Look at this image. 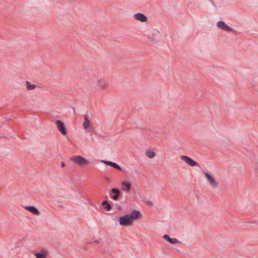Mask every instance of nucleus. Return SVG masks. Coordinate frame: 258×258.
I'll list each match as a JSON object with an SVG mask.
<instances>
[{
  "instance_id": "nucleus-8",
  "label": "nucleus",
  "mask_w": 258,
  "mask_h": 258,
  "mask_svg": "<svg viewBox=\"0 0 258 258\" xmlns=\"http://www.w3.org/2000/svg\"><path fill=\"white\" fill-rule=\"evenodd\" d=\"M55 124L58 130L60 131L62 135H66L67 132L63 123L60 120H57L55 121Z\"/></svg>"
},
{
  "instance_id": "nucleus-16",
  "label": "nucleus",
  "mask_w": 258,
  "mask_h": 258,
  "mask_svg": "<svg viewBox=\"0 0 258 258\" xmlns=\"http://www.w3.org/2000/svg\"><path fill=\"white\" fill-rule=\"evenodd\" d=\"M146 155L149 158H153L154 157L155 154L153 151L147 150L146 152Z\"/></svg>"
},
{
  "instance_id": "nucleus-19",
  "label": "nucleus",
  "mask_w": 258,
  "mask_h": 258,
  "mask_svg": "<svg viewBox=\"0 0 258 258\" xmlns=\"http://www.w3.org/2000/svg\"><path fill=\"white\" fill-rule=\"evenodd\" d=\"M112 167L118 170H122L121 168L118 165H117L116 163L114 162L113 163Z\"/></svg>"
},
{
  "instance_id": "nucleus-12",
  "label": "nucleus",
  "mask_w": 258,
  "mask_h": 258,
  "mask_svg": "<svg viewBox=\"0 0 258 258\" xmlns=\"http://www.w3.org/2000/svg\"><path fill=\"white\" fill-rule=\"evenodd\" d=\"M25 209L36 215L40 214L39 211L34 206H26Z\"/></svg>"
},
{
  "instance_id": "nucleus-21",
  "label": "nucleus",
  "mask_w": 258,
  "mask_h": 258,
  "mask_svg": "<svg viewBox=\"0 0 258 258\" xmlns=\"http://www.w3.org/2000/svg\"><path fill=\"white\" fill-rule=\"evenodd\" d=\"M147 204H148L149 205H150V206H152L153 205V203L151 202V201H145Z\"/></svg>"
},
{
  "instance_id": "nucleus-3",
  "label": "nucleus",
  "mask_w": 258,
  "mask_h": 258,
  "mask_svg": "<svg viewBox=\"0 0 258 258\" xmlns=\"http://www.w3.org/2000/svg\"><path fill=\"white\" fill-rule=\"evenodd\" d=\"M71 160L80 166L87 165L89 162L84 157L81 156H75L71 158Z\"/></svg>"
},
{
  "instance_id": "nucleus-5",
  "label": "nucleus",
  "mask_w": 258,
  "mask_h": 258,
  "mask_svg": "<svg viewBox=\"0 0 258 258\" xmlns=\"http://www.w3.org/2000/svg\"><path fill=\"white\" fill-rule=\"evenodd\" d=\"M217 26L221 30L227 32H231L233 31V29L231 27L227 25L224 22L222 21H220L217 23Z\"/></svg>"
},
{
  "instance_id": "nucleus-4",
  "label": "nucleus",
  "mask_w": 258,
  "mask_h": 258,
  "mask_svg": "<svg viewBox=\"0 0 258 258\" xmlns=\"http://www.w3.org/2000/svg\"><path fill=\"white\" fill-rule=\"evenodd\" d=\"M161 37V34L157 30L154 29L152 31V34L149 36L148 38L153 42H158L160 40Z\"/></svg>"
},
{
  "instance_id": "nucleus-6",
  "label": "nucleus",
  "mask_w": 258,
  "mask_h": 258,
  "mask_svg": "<svg viewBox=\"0 0 258 258\" xmlns=\"http://www.w3.org/2000/svg\"><path fill=\"white\" fill-rule=\"evenodd\" d=\"M181 159H182L183 161H184L188 165L194 167L195 166L197 165L198 163L196 161H195L194 160H192L190 157L185 156V155H182L180 157Z\"/></svg>"
},
{
  "instance_id": "nucleus-17",
  "label": "nucleus",
  "mask_w": 258,
  "mask_h": 258,
  "mask_svg": "<svg viewBox=\"0 0 258 258\" xmlns=\"http://www.w3.org/2000/svg\"><path fill=\"white\" fill-rule=\"evenodd\" d=\"M26 85H27V89L28 90H32L35 88L36 85H31L30 83L28 81L26 82Z\"/></svg>"
},
{
  "instance_id": "nucleus-2",
  "label": "nucleus",
  "mask_w": 258,
  "mask_h": 258,
  "mask_svg": "<svg viewBox=\"0 0 258 258\" xmlns=\"http://www.w3.org/2000/svg\"><path fill=\"white\" fill-rule=\"evenodd\" d=\"M204 174L205 177L207 179L208 182L210 185L213 187H217L218 186V182L212 175H211L207 171L204 172Z\"/></svg>"
},
{
  "instance_id": "nucleus-9",
  "label": "nucleus",
  "mask_w": 258,
  "mask_h": 258,
  "mask_svg": "<svg viewBox=\"0 0 258 258\" xmlns=\"http://www.w3.org/2000/svg\"><path fill=\"white\" fill-rule=\"evenodd\" d=\"M97 83L98 86L101 89H106L108 86V83L102 79H98Z\"/></svg>"
},
{
  "instance_id": "nucleus-14",
  "label": "nucleus",
  "mask_w": 258,
  "mask_h": 258,
  "mask_svg": "<svg viewBox=\"0 0 258 258\" xmlns=\"http://www.w3.org/2000/svg\"><path fill=\"white\" fill-rule=\"evenodd\" d=\"M84 120L83 126L84 129L87 130L90 126V121L87 117H84Z\"/></svg>"
},
{
  "instance_id": "nucleus-7",
  "label": "nucleus",
  "mask_w": 258,
  "mask_h": 258,
  "mask_svg": "<svg viewBox=\"0 0 258 258\" xmlns=\"http://www.w3.org/2000/svg\"><path fill=\"white\" fill-rule=\"evenodd\" d=\"M133 17L136 20L141 22H146L147 21V17L143 14L138 13L134 15Z\"/></svg>"
},
{
  "instance_id": "nucleus-11",
  "label": "nucleus",
  "mask_w": 258,
  "mask_h": 258,
  "mask_svg": "<svg viewBox=\"0 0 258 258\" xmlns=\"http://www.w3.org/2000/svg\"><path fill=\"white\" fill-rule=\"evenodd\" d=\"M111 192L114 194L113 196L112 197V199L114 201H117L120 195V191L118 189L116 188H113L111 189Z\"/></svg>"
},
{
  "instance_id": "nucleus-22",
  "label": "nucleus",
  "mask_w": 258,
  "mask_h": 258,
  "mask_svg": "<svg viewBox=\"0 0 258 258\" xmlns=\"http://www.w3.org/2000/svg\"><path fill=\"white\" fill-rule=\"evenodd\" d=\"M61 167H64L65 166V163L63 162H61L60 164Z\"/></svg>"
},
{
  "instance_id": "nucleus-1",
  "label": "nucleus",
  "mask_w": 258,
  "mask_h": 258,
  "mask_svg": "<svg viewBox=\"0 0 258 258\" xmlns=\"http://www.w3.org/2000/svg\"><path fill=\"white\" fill-rule=\"evenodd\" d=\"M141 215L140 212L133 210L131 214H126L119 218V224L122 226H129L133 224V221L137 219Z\"/></svg>"
},
{
  "instance_id": "nucleus-13",
  "label": "nucleus",
  "mask_w": 258,
  "mask_h": 258,
  "mask_svg": "<svg viewBox=\"0 0 258 258\" xmlns=\"http://www.w3.org/2000/svg\"><path fill=\"white\" fill-rule=\"evenodd\" d=\"M34 255L36 258H46L47 254L45 251H42L40 252H35Z\"/></svg>"
},
{
  "instance_id": "nucleus-10",
  "label": "nucleus",
  "mask_w": 258,
  "mask_h": 258,
  "mask_svg": "<svg viewBox=\"0 0 258 258\" xmlns=\"http://www.w3.org/2000/svg\"><path fill=\"white\" fill-rule=\"evenodd\" d=\"M163 238L171 244L181 243V242L178 241L177 239L175 238H171L167 234L164 235Z\"/></svg>"
},
{
  "instance_id": "nucleus-18",
  "label": "nucleus",
  "mask_w": 258,
  "mask_h": 258,
  "mask_svg": "<svg viewBox=\"0 0 258 258\" xmlns=\"http://www.w3.org/2000/svg\"><path fill=\"white\" fill-rule=\"evenodd\" d=\"M102 205L103 206H106L105 208L106 209V210L108 211L111 210V206L110 205V204L108 203V202L107 201H103L102 202Z\"/></svg>"
},
{
  "instance_id": "nucleus-15",
  "label": "nucleus",
  "mask_w": 258,
  "mask_h": 258,
  "mask_svg": "<svg viewBox=\"0 0 258 258\" xmlns=\"http://www.w3.org/2000/svg\"><path fill=\"white\" fill-rule=\"evenodd\" d=\"M121 184L123 186L125 187V188L123 189L124 190L126 191H129L131 190V184L130 182L123 181Z\"/></svg>"
},
{
  "instance_id": "nucleus-20",
  "label": "nucleus",
  "mask_w": 258,
  "mask_h": 258,
  "mask_svg": "<svg viewBox=\"0 0 258 258\" xmlns=\"http://www.w3.org/2000/svg\"><path fill=\"white\" fill-rule=\"evenodd\" d=\"M102 162H103L106 165L111 166H112V164L113 163V162H111V161H105V160L102 161Z\"/></svg>"
},
{
  "instance_id": "nucleus-23",
  "label": "nucleus",
  "mask_w": 258,
  "mask_h": 258,
  "mask_svg": "<svg viewBox=\"0 0 258 258\" xmlns=\"http://www.w3.org/2000/svg\"><path fill=\"white\" fill-rule=\"evenodd\" d=\"M256 171L258 172V165L255 168Z\"/></svg>"
}]
</instances>
